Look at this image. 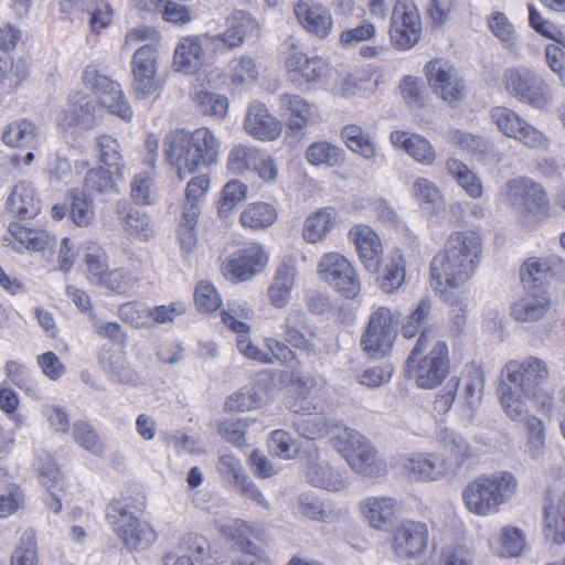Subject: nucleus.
<instances>
[{"instance_id": "obj_1", "label": "nucleus", "mask_w": 565, "mask_h": 565, "mask_svg": "<svg viewBox=\"0 0 565 565\" xmlns=\"http://www.w3.org/2000/svg\"><path fill=\"white\" fill-rule=\"evenodd\" d=\"M83 82L85 86L94 89L98 97L95 98L79 93L74 94L65 111L70 126L84 130L94 128L97 124V118L102 114V108H107L110 114L117 115L124 120L128 121L131 119V107L124 98L118 83L102 74L94 66L86 67L83 74Z\"/></svg>"}, {"instance_id": "obj_2", "label": "nucleus", "mask_w": 565, "mask_h": 565, "mask_svg": "<svg viewBox=\"0 0 565 565\" xmlns=\"http://www.w3.org/2000/svg\"><path fill=\"white\" fill-rule=\"evenodd\" d=\"M482 254V239L475 231L451 233L430 263L435 289L444 286L458 288L475 274Z\"/></svg>"}, {"instance_id": "obj_3", "label": "nucleus", "mask_w": 565, "mask_h": 565, "mask_svg": "<svg viewBox=\"0 0 565 565\" xmlns=\"http://www.w3.org/2000/svg\"><path fill=\"white\" fill-rule=\"evenodd\" d=\"M220 146L214 134L205 127L192 132L177 129L164 138L167 161L180 180L215 163L220 156Z\"/></svg>"}, {"instance_id": "obj_4", "label": "nucleus", "mask_w": 565, "mask_h": 565, "mask_svg": "<svg viewBox=\"0 0 565 565\" xmlns=\"http://www.w3.org/2000/svg\"><path fill=\"white\" fill-rule=\"evenodd\" d=\"M436 338L434 327H427L419 333V338L411 351L405 371L409 379H414L422 388H434L443 383L450 370L448 345L445 341H437L428 354L423 353L428 344Z\"/></svg>"}, {"instance_id": "obj_5", "label": "nucleus", "mask_w": 565, "mask_h": 565, "mask_svg": "<svg viewBox=\"0 0 565 565\" xmlns=\"http://www.w3.org/2000/svg\"><path fill=\"white\" fill-rule=\"evenodd\" d=\"M518 480L511 472L482 475L472 480L462 492L467 509L478 515L499 511L516 492Z\"/></svg>"}, {"instance_id": "obj_6", "label": "nucleus", "mask_w": 565, "mask_h": 565, "mask_svg": "<svg viewBox=\"0 0 565 565\" xmlns=\"http://www.w3.org/2000/svg\"><path fill=\"white\" fill-rule=\"evenodd\" d=\"M507 199L525 227L534 228L550 216V201L544 188L527 178L507 182Z\"/></svg>"}, {"instance_id": "obj_7", "label": "nucleus", "mask_w": 565, "mask_h": 565, "mask_svg": "<svg viewBox=\"0 0 565 565\" xmlns=\"http://www.w3.org/2000/svg\"><path fill=\"white\" fill-rule=\"evenodd\" d=\"M399 318V312H393L386 307H380L371 313L360 341L371 359L379 360L388 355L397 337Z\"/></svg>"}, {"instance_id": "obj_8", "label": "nucleus", "mask_w": 565, "mask_h": 565, "mask_svg": "<svg viewBox=\"0 0 565 565\" xmlns=\"http://www.w3.org/2000/svg\"><path fill=\"white\" fill-rule=\"evenodd\" d=\"M106 518L116 525V532L129 550H143L156 540L151 526L135 516L130 504L124 500H113L107 505Z\"/></svg>"}, {"instance_id": "obj_9", "label": "nucleus", "mask_w": 565, "mask_h": 565, "mask_svg": "<svg viewBox=\"0 0 565 565\" xmlns=\"http://www.w3.org/2000/svg\"><path fill=\"white\" fill-rule=\"evenodd\" d=\"M318 273L347 299H355L361 294V281L356 269L338 253L324 254L319 260Z\"/></svg>"}, {"instance_id": "obj_10", "label": "nucleus", "mask_w": 565, "mask_h": 565, "mask_svg": "<svg viewBox=\"0 0 565 565\" xmlns=\"http://www.w3.org/2000/svg\"><path fill=\"white\" fill-rule=\"evenodd\" d=\"M422 21L412 0H398L393 7L390 35L398 49L408 50L419 40Z\"/></svg>"}, {"instance_id": "obj_11", "label": "nucleus", "mask_w": 565, "mask_h": 565, "mask_svg": "<svg viewBox=\"0 0 565 565\" xmlns=\"http://www.w3.org/2000/svg\"><path fill=\"white\" fill-rule=\"evenodd\" d=\"M490 117L504 136L518 139L529 148H546L548 145V140L542 131L527 124L518 113L508 107H492Z\"/></svg>"}, {"instance_id": "obj_12", "label": "nucleus", "mask_w": 565, "mask_h": 565, "mask_svg": "<svg viewBox=\"0 0 565 565\" xmlns=\"http://www.w3.org/2000/svg\"><path fill=\"white\" fill-rule=\"evenodd\" d=\"M503 372L508 384H512L524 395H537L539 388L548 379L547 363L536 356H529L523 361H510Z\"/></svg>"}, {"instance_id": "obj_13", "label": "nucleus", "mask_w": 565, "mask_h": 565, "mask_svg": "<svg viewBox=\"0 0 565 565\" xmlns=\"http://www.w3.org/2000/svg\"><path fill=\"white\" fill-rule=\"evenodd\" d=\"M508 92L522 103L542 109L548 104L545 83L531 70L512 68L504 75Z\"/></svg>"}, {"instance_id": "obj_14", "label": "nucleus", "mask_w": 565, "mask_h": 565, "mask_svg": "<svg viewBox=\"0 0 565 565\" xmlns=\"http://www.w3.org/2000/svg\"><path fill=\"white\" fill-rule=\"evenodd\" d=\"M461 381L451 377L434 402V408L440 414H446L455 403L462 409H470L481 399L482 381L480 377L466 379L462 387Z\"/></svg>"}, {"instance_id": "obj_15", "label": "nucleus", "mask_w": 565, "mask_h": 565, "mask_svg": "<svg viewBox=\"0 0 565 565\" xmlns=\"http://www.w3.org/2000/svg\"><path fill=\"white\" fill-rule=\"evenodd\" d=\"M158 51L153 45L139 47L132 57V92L136 98L146 99L158 89L156 79Z\"/></svg>"}, {"instance_id": "obj_16", "label": "nucleus", "mask_w": 565, "mask_h": 565, "mask_svg": "<svg viewBox=\"0 0 565 565\" xmlns=\"http://www.w3.org/2000/svg\"><path fill=\"white\" fill-rule=\"evenodd\" d=\"M281 330L282 340L294 349L312 358L320 353L318 345L313 342L318 328L309 323L303 311L290 310L284 320Z\"/></svg>"}, {"instance_id": "obj_17", "label": "nucleus", "mask_w": 565, "mask_h": 565, "mask_svg": "<svg viewBox=\"0 0 565 565\" xmlns=\"http://www.w3.org/2000/svg\"><path fill=\"white\" fill-rule=\"evenodd\" d=\"M425 68L430 87L445 102L455 103L463 98L465 87L458 77L457 70L448 62L430 61Z\"/></svg>"}, {"instance_id": "obj_18", "label": "nucleus", "mask_w": 565, "mask_h": 565, "mask_svg": "<svg viewBox=\"0 0 565 565\" xmlns=\"http://www.w3.org/2000/svg\"><path fill=\"white\" fill-rule=\"evenodd\" d=\"M267 255L259 245H252L233 254L223 265V274L233 281H246L259 274L267 264Z\"/></svg>"}, {"instance_id": "obj_19", "label": "nucleus", "mask_w": 565, "mask_h": 565, "mask_svg": "<svg viewBox=\"0 0 565 565\" xmlns=\"http://www.w3.org/2000/svg\"><path fill=\"white\" fill-rule=\"evenodd\" d=\"M349 236L364 268L369 273H379L383 259V245L376 232L369 225L360 224L351 228Z\"/></svg>"}, {"instance_id": "obj_20", "label": "nucleus", "mask_w": 565, "mask_h": 565, "mask_svg": "<svg viewBox=\"0 0 565 565\" xmlns=\"http://www.w3.org/2000/svg\"><path fill=\"white\" fill-rule=\"evenodd\" d=\"M294 12L300 25L310 34L326 39L332 31L333 19L327 7L311 0H299Z\"/></svg>"}, {"instance_id": "obj_21", "label": "nucleus", "mask_w": 565, "mask_h": 565, "mask_svg": "<svg viewBox=\"0 0 565 565\" xmlns=\"http://www.w3.org/2000/svg\"><path fill=\"white\" fill-rule=\"evenodd\" d=\"M428 541L427 527L424 523L405 521L394 532L393 548L401 558L420 555Z\"/></svg>"}, {"instance_id": "obj_22", "label": "nucleus", "mask_w": 565, "mask_h": 565, "mask_svg": "<svg viewBox=\"0 0 565 565\" xmlns=\"http://www.w3.org/2000/svg\"><path fill=\"white\" fill-rule=\"evenodd\" d=\"M244 128L258 140H275L281 131L279 121L262 103L254 102L246 111Z\"/></svg>"}, {"instance_id": "obj_23", "label": "nucleus", "mask_w": 565, "mask_h": 565, "mask_svg": "<svg viewBox=\"0 0 565 565\" xmlns=\"http://www.w3.org/2000/svg\"><path fill=\"white\" fill-rule=\"evenodd\" d=\"M438 441L445 451L441 460L448 473H457L463 463L472 457L468 441L454 430L444 429L438 435Z\"/></svg>"}, {"instance_id": "obj_24", "label": "nucleus", "mask_w": 565, "mask_h": 565, "mask_svg": "<svg viewBox=\"0 0 565 565\" xmlns=\"http://www.w3.org/2000/svg\"><path fill=\"white\" fill-rule=\"evenodd\" d=\"M553 277V264L546 258L530 257L520 268L521 282L526 292H547Z\"/></svg>"}, {"instance_id": "obj_25", "label": "nucleus", "mask_w": 565, "mask_h": 565, "mask_svg": "<svg viewBox=\"0 0 565 565\" xmlns=\"http://www.w3.org/2000/svg\"><path fill=\"white\" fill-rule=\"evenodd\" d=\"M291 82L303 78L307 83H317L328 72V64L319 56L308 57L305 53L295 52L285 62Z\"/></svg>"}, {"instance_id": "obj_26", "label": "nucleus", "mask_w": 565, "mask_h": 565, "mask_svg": "<svg viewBox=\"0 0 565 565\" xmlns=\"http://www.w3.org/2000/svg\"><path fill=\"white\" fill-rule=\"evenodd\" d=\"M306 477L312 486L329 491H340L345 487L342 473L328 463H321L316 448L307 454Z\"/></svg>"}, {"instance_id": "obj_27", "label": "nucleus", "mask_w": 565, "mask_h": 565, "mask_svg": "<svg viewBox=\"0 0 565 565\" xmlns=\"http://www.w3.org/2000/svg\"><path fill=\"white\" fill-rule=\"evenodd\" d=\"M209 547L205 537L198 534H186L181 539L179 553H169L164 557L166 565H195L205 563L212 565L211 556L206 554Z\"/></svg>"}, {"instance_id": "obj_28", "label": "nucleus", "mask_w": 565, "mask_h": 565, "mask_svg": "<svg viewBox=\"0 0 565 565\" xmlns=\"http://www.w3.org/2000/svg\"><path fill=\"white\" fill-rule=\"evenodd\" d=\"M203 56V38L185 36L180 40L174 50L173 66L178 72L193 74L202 66Z\"/></svg>"}, {"instance_id": "obj_29", "label": "nucleus", "mask_w": 565, "mask_h": 565, "mask_svg": "<svg viewBox=\"0 0 565 565\" xmlns=\"http://www.w3.org/2000/svg\"><path fill=\"white\" fill-rule=\"evenodd\" d=\"M7 210L20 220H30L41 211L40 199L36 198L33 186L28 182L14 185L7 200Z\"/></svg>"}, {"instance_id": "obj_30", "label": "nucleus", "mask_w": 565, "mask_h": 565, "mask_svg": "<svg viewBox=\"0 0 565 565\" xmlns=\"http://www.w3.org/2000/svg\"><path fill=\"white\" fill-rule=\"evenodd\" d=\"M294 427L303 438L316 440L326 436L332 437L335 430H341V422L320 413H308L297 418Z\"/></svg>"}, {"instance_id": "obj_31", "label": "nucleus", "mask_w": 565, "mask_h": 565, "mask_svg": "<svg viewBox=\"0 0 565 565\" xmlns=\"http://www.w3.org/2000/svg\"><path fill=\"white\" fill-rule=\"evenodd\" d=\"M547 292H526L511 307V316L519 322H535L542 319L548 309Z\"/></svg>"}, {"instance_id": "obj_32", "label": "nucleus", "mask_w": 565, "mask_h": 565, "mask_svg": "<svg viewBox=\"0 0 565 565\" xmlns=\"http://www.w3.org/2000/svg\"><path fill=\"white\" fill-rule=\"evenodd\" d=\"M280 108L289 111L288 129L296 135H302L312 119V106L299 95L284 94L280 96Z\"/></svg>"}, {"instance_id": "obj_33", "label": "nucleus", "mask_w": 565, "mask_h": 565, "mask_svg": "<svg viewBox=\"0 0 565 565\" xmlns=\"http://www.w3.org/2000/svg\"><path fill=\"white\" fill-rule=\"evenodd\" d=\"M296 275L295 262H284L277 267L274 281L268 288V297L274 307L282 308L287 305Z\"/></svg>"}, {"instance_id": "obj_34", "label": "nucleus", "mask_w": 565, "mask_h": 565, "mask_svg": "<svg viewBox=\"0 0 565 565\" xmlns=\"http://www.w3.org/2000/svg\"><path fill=\"white\" fill-rule=\"evenodd\" d=\"M361 510L374 529H385L395 519L397 501L392 498L375 497L361 502Z\"/></svg>"}, {"instance_id": "obj_35", "label": "nucleus", "mask_w": 565, "mask_h": 565, "mask_svg": "<svg viewBox=\"0 0 565 565\" xmlns=\"http://www.w3.org/2000/svg\"><path fill=\"white\" fill-rule=\"evenodd\" d=\"M118 213L122 216L125 231L141 241H148L153 236L154 231L151 218L140 209L131 206L127 203L118 204Z\"/></svg>"}, {"instance_id": "obj_36", "label": "nucleus", "mask_w": 565, "mask_h": 565, "mask_svg": "<svg viewBox=\"0 0 565 565\" xmlns=\"http://www.w3.org/2000/svg\"><path fill=\"white\" fill-rule=\"evenodd\" d=\"M122 181V171L100 167L86 172L84 189L88 193H118L119 182Z\"/></svg>"}, {"instance_id": "obj_37", "label": "nucleus", "mask_w": 565, "mask_h": 565, "mask_svg": "<svg viewBox=\"0 0 565 565\" xmlns=\"http://www.w3.org/2000/svg\"><path fill=\"white\" fill-rule=\"evenodd\" d=\"M404 467L408 472L409 478L419 481H434L447 475L441 460L433 455H418L408 458L405 461Z\"/></svg>"}, {"instance_id": "obj_38", "label": "nucleus", "mask_w": 565, "mask_h": 565, "mask_svg": "<svg viewBox=\"0 0 565 565\" xmlns=\"http://www.w3.org/2000/svg\"><path fill=\"white\" fill-rule=\"evenodd\" d=\"M192 98L199 111L213 120L221 121L228 113L230 102L224 95L200 88Z\"/></svg>"}, {"instance_id": "obj_39", "label": "nucleus", "mask_w": 565, "mask_h": 565, "mask_svg": "<svg viewBox=\"0 0 565 565\" xmlns=\"http://www.w3.org/2000/svg\"><path fill=\"white\" fill-rule=\"evenodd\" d=\"M254 22L252 15L245 11H235L226 20V30L213 38L214 41L218 40L224 46L235 49L243 44L247 26Z\"/></svg>"}, {"instance_id": "obj_40", "label": "nucleus", "mask_w": 565, "mask_h": 565, "mask_svg": "<svg viewBox=\"0 0 565 565\" xmlns=\"http://www.w3.org/2000/svg\"><path fill=\"white\" fill-rule=\"evenodd\" d=\"M222 533L244 554L262 558L264 551L250 541L252 529L243 520L236 519L221 527Z\"/></svg>"}, {"instance_id": "obj_41", "label": "nucleus", "mask_w": 565, "mask_h": 565, "mask_svg": "<svg viewBox=\"0 0 565 565\" xmlns=\"http://www.w3.org/2000/svg\"><path fill=\"white\" fill-rule=\"evenodd\" d=\"M544 535L556 544L565 542V493L556 503L545 507Z\"/></svg>"}, {"instance_id": "obj_42", "label": "nucleus", "mask_w": 565, "mask_h": 565, "mask_svg": "<svg viewBox=\"0 0 565 565\" xmlns=\"http://www.w3.org/2000/svg\"><path fill=\"white\" fill-rule=\"evenodd\" d=\"M501 405L505 414L512 420L526 422L531 416L529 415V408L526 403L522 398V393L519 388H515L512 384L502 382L498 387Z\"/></svg>"}, {"instance_id": "obj_43", "label": "nucleus", "mask_w": 565, "mask_h": 565, "mask_svg": "<svg viewBox=\"0 0 565 565\" xmlns=\"http://www.w3.org/2000/svg\"><path fill=\"white\" fill-rule=\"evenodd\" d=\"M341 138L347 147L365 159L376 156V145L372 136L358 125H347L341 131Z\"/></svg>"}, {"instance_id": "obj_44", "label": "nucleus", "mask_w": 565, "mask_h": 565, "mask_svg": "<svg viewBox=\"0 0 565 565\" xmlns=\"http://www.w3.org/2000/svg\"><path fill=\"white\" fill-rule=\"evenodd\" d=\"M349 463L354 471L367 478L376 477L384 471V462L377 458L376 451L370 443L351 454Z\"/></svg>"}, {"instance_id": "obj_45", "label": "nucleus", "mask_w": 565, "mask_h": 565, "mask_svg": "<svg viewBox=\"0 0 565 565\" xmlns=\"http://www.w3.org/2000/svg\"><path fill=\"white\" fill-rule=\"evenodd\" d=\"M449 175L461 186L471 198L482 195V184L479 178L460 160L450 158L446 162Z\"/></svg>"}, {"instance_id": "obj_46", "label": "nucleus", "mask_w": 565, "mask_h": 565, "mask_svg": "<svg viewBox=\"0 0 565 565\" xmlns=\"http://www.w3.org/2000/svg\"><path fill=\"white\" fill-rule=\"evenodd\" d=\"M377 281L385 294H393L403 286L405 281V262L402 255L393 254L388 257L377 277Z\"/></svg>"}, {"instance_id": "obj_47", "label": "nucleus", "mask_w": 565, "mask_h": 565, "mask_svg": "<svg viewBox=\"0 0 565 565\" xmlns=\"http://www.w3.org/2000/svg\"><path fill=\"white\" fill-rule=\"evenodd\" d=\"M333 214L332 209H321L308 216L302 232L306 242L317 243L322 241L333 226Z\"/></svg>"}, {"instance_id": "obj_48", "label": "nucleus", "mask_w": 565, "mask_h": 565, "mask_svg": "<svg viewBox=\"0 0 565 565\" xmlns=\"http://www.w3.org/2000/svg\"><path fill=\"white\" fill-rule=\"evenodd\" d=\"M298 511L306 518L316 522H330L333 519V509L330 503L321 500L313 493L303 492L297 498Z\"/></svg>"}, {"instance_id": "obj_49", "label": "nucleus", "mask_w": 565, "mask_h": 565, "mask_svg": "<svg viewBox=\"0 0 565 565\" xmlns=\"http://www.w3.org/2000/svg\"><path fill=\"white\" fill-rule=\"evenodd\" d=\"M306 158L312 166L337 167L344 162V151L327 141H317L311 143Z\"/></svg>"}, {"instance_id": "obj_50", "label": "nucleus", "mask_w": 565, "mask_h": 565, "mask_svg": "<svg viewBox=\"0 0 565 565\" xmlns=\"http://www.w3.org/2000/svg\"><path fill=\"white\" fill-rule=\"evenodd\" d=\"M277 218L275 207L265 202L248 205L241 214V224L252 230L269 227Z\"/></svg>"}, {"instance_id": "obj_51", "label": "nucleus", "mask_w": 565, "mask_h": 565, "mask_svg": "<svg viewBox=\"0 0 565 565\" xmlns=\"http://www.w3.org/2000/svg\"><path fill=\"white\" fill-rule=\"evenodd\" d=\"M38 136L36 126L25 119L15 120L9 124L3 134L2 141L10 147H29Z\"/></svg>"}, {"instance_id": "obj_52", "label": "nucleus", "mask_w": 565, "mask_h": 565, "mask_svg": "<svg viewBox=\"0 0 565 565\" xmlns=\"http://www.w3.org/2000/svg\"><path fill=\"white\" fill-rule=\"evenodd\" d=\"M430 316H431V300L429 298L420 299L415 309L407 316L406 321L402 326V334L407 338H414L420 330L427 327H434L437 331V328L434 324H430Z\"/></svg>"}, {"instance_id": "obj_53", "label": "nucleus", "mask_w": 565, "mask_h": 565, "mask_svg": "<svg viewBox=\"0 0 565 565\" xmlns=\"http://www.w3.org/2000/svg\"><path fill=\"white\" fill-rule=\"evenodd\" d=\"M526 454L533 460H542L545 455V426L536 416H530L525 422Z\"/></svg>"}, {"instance_id": "obj_54", "label": "nucleus", "mask_w": 565, "mask_h": 565, "mask_svg": "<svg viewBox=\"0 0 565 565\" xmlns=\"http://www.w3.org/2000/svg\"><path fill=\"white\" fill-rule=\"evenodd\" d=\"M260 150L254 147L237 145L230 151L227 169L234 174H242L245 171L254 170L257 160H260Z\"/></svg>"}, {"instance_id": "obj_55", "label": "nucleus", "mask_w": 565, "mask_h": 565, "mask_svg": "<svg viewBox=\"0 0 565 565\" xmlns=\"http://www.w3.org/2000/svg\"><path fill=\"white\" fill-rule=\"evenodd\" d=\"M96 145L99 149L100 162L107 168L122 171L125 163L118 140L111 136L103 135L97 138Z\"/></svg>"}, {"instance_id": "obj_56", "label": "nucleus", "mask_w": 565, "mask_h": 565, "mask_svg": "<svg viewBox=\"0 0 565 565\" xmlns=\"http://www.w3.org/2000/svg\"><path fill=\"white\" fill-rule=\"evenodd\" d=\"M10 565H38L36 540L32 530L22 533L19 545L11 555Z\"/></svg>"}, {"instance_id": "obj_57", "label": "nucleus", "mask_w": 565, "mask_h": 565, "mask_svg": "<svg viewBox=\"0 0 565 565\" xmlns=\"http://www.w3.org/2000/svg\"><path fill=\"white\" fill-rule=\"evenodd\" d=\"M231 79L234 84L246 85L255 82L258 77V68L249 56L234 58L230 63Z\"/></svg>"}, {"instance_id": "obj_58", "label": "nucleus", "mask_w": 565, "mask_h": 565, "mask_svg": "<svg viewBox=\"0 0 565 565\" xmlns=\"http://www.w3.org/2000/svg\"><path fill=\"white\" fill-rule=\"evenodd\" d=\"M68 214L77 226H87L95 215L92 201L83 192H72Z\"/></svg>"}, {"instance_id": "obj_59", "label": "nucleus", "mask_w": 565, "mask_h": 565, "mask_svg": "<svg viewBox=\"0 0 565 565\" xmlns=\"http://www.w3.org/2000/svg\"><path fill=\"white\" fill-rule=\"evenodd\" d=\"M154 7L162 18L170 23L183 25L190 23L193 19L189 7L171 0H156Z\"/></svg>"}, {"instance_id": "obj_60", "label": "nucleus", "mask_w": 565, "mask_h": 565, "mask_svg": "<svg viewBox=\"0 0 565 565\" xmlns=\"http://www.w3.org/2000/svg\"><path fill=\"white\" fill-rule=\"evenodd\" d=\"M39 472L41 483L46 488V490L51 494V498L46 502V504L49 509L57 513L62 509V504L54 490L57 488L62 479L61 471L58 470L55 463L49 462L47 467L41 466L39 468Z\"/></svg>"}, {"instance_id": "obj_61", "label": "nucleus", "mask_w": 565, "mask_h": 565, "mask_svg": "<svg viewBox=\"0 0 565 565\" xmlns=\"http://www.w3.org/2000/svg\"><path fill=\"white\" fill-rule=\"evenodd\" d=\"M488 26L495 38L512 49L516 45V35L512 23L503 12H494L488 19Z\"/></svg>"}, {"instance_id": "obj_62", "label": "nucleus", "mask_w": 565, "mask_h": 565, "mask_svg": "<svg viewBox=\"0 0 565 565\" xmlns=\"http://www.w3.org/2000/svg\"><path fill=\"white\" fill-rule=\"evenodd\" d=\"M87 249L88 252L85 254L87 270L92 276V279H95L97 284H100L109 273L107 255L105 250L97 245L88 246Z\"/></svg>"}, {"instance_id": "obj_63", "label": "nucleus", "mask_w": 565, "mask_h": 565, "mask_svg": "<svg viewBox=\"0 0 565 565\" xmlns=\"http://www.w3.org/2000/svg\"><path fill=\"white\" fill-rule=\"evenodd\" d=\"M194 302L200 311L213 312L222 303L216 288L206 281H200L195 288Z\"/></svg>"}, {"instance_id": "obj_64", "label": "nucleus", "mask_w": 565, "mask_h": 565, "mask_svg": "<svg viewBox=\"0 0 565 565\" xmlns=\"http://www.w3.org/2000/svg\"><path fill=\"white\" fill-rule=\"evenodd\" d=\"M406 152L417 162L426 166L433 164L437 158L436 151L430 142L426 138L415 134L411 135Z\"/></svg>"}]
</instances>
